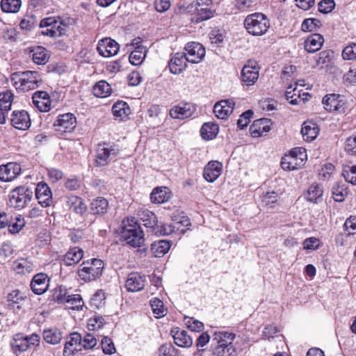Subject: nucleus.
<instances>
[{"label":"nucleus","instance_id":"obj_12","mask_svg":"<svg viewBox=\"0 0 356 356\" xmlns=\"http://www.w3.org/2000/svg\"><path fill=\"white\" fill-rule=\"evenodd\" d=\"M188 62L193 63H200L202 58L205 56V49L199 42H192L188 43L184 48Z\"/></svg>","mask_w":356,"mask_h":356},{"label":"nucleus","instance_id":"obj_56","mask_svg":"<svg viewBox=\"0 0 356 356\" xmlns=\"http://www.w3.org/2000/svg\"><path fill=\"white\" fill-rule=\"evenodd\" d=\"M24 225L25 221L24 218L21 216H16L14 220L9 223V232L12 234H17L22 230Z\"/></svg>","mask_w":356,"mask_h":356},{"label":"nucleus","instance_id":"obj_62","mask_svg":"<svg viewBox=\"0 0 356 356\" xmlns=\"http://www.w3.org/2000/svg\"><path fill=\"white\" fill-rule=\"evenodd\" d=\"M101 345L102 348V350L105 354L111 355L115 352V348L114 346L113 342L108 337H104L101 341Z\"/></svg>","mask_w":356,"mask_h":356},{"label":"nucleus","instance_id":"obj_58","mask_svg":"<svg viewBox=\"0 0 356 356\" xmlns=\"http://www.w3.org/2000/svg\"><path fill=\"white\" fill-rule=\"evenodd\" d=\"M213 353L218 356H234L235 348L232 344L227 345V346H216Z\"/></svg>","mask_w":356,"mask_h":356},{"label":"nucleus","instance_id":"obj_44","mask_svg":"<svg viewBox=\"0 0 356 356\" xmlns=\"http://www.w3.org/2000/svg\"><path fill=\"white\" fill-rule=\"evenodd\" d=\"M108 202L104 197H100L94 200L91 203V211L94 214L102 215L106 213Z\"/></svg>","mask_w":356,"mask_h":356},{"label":"nucleus","instance_id":"obj_50","mask_svg":"<svg viewBox=\"0 0 356 356\" xmlns=\"http://www.w3.org/2000/svg\"><path fill=\"white\" fill-rule=\"evenodd\" d=\"M65 303L72 309L79 310L83 306V301L79 294L68 295Z\"/></svg>","mask_w":356,"mask_h":356},{"label":"nucleus","instance_id":"obj_4","mask_svg":"<svg viewBox=\"0 0 356 356\" xmlns=\"http://www.w3.org/2000/svg\"><path fill=\"white\" fill-rule=\"evenodd\" d=\"M120 153L118 146L114 143L99 144L95 156V164L97 167L108 165L115 160Z\"/></svg>","mask_w":356,"mask_h":356},{"label":"nucleus","instance_id":"obj_27","mask_svg":"<svg viewBox=\"0 0 356 356\" xmlns=\"http://www.w3.org/2000/svg\"><path fill=\"white\" fill-rule=\"evenodd\" d=\"M48 286L49 280L47 275L44 273L35 275L31 282V289L37 295L44 293L47 290Z\"/></svg>","mask_w":356,"mask_h":356},{"label":"nucleus","instance_id":"obj_33","mask_svg":"<svg viewBox=\"0 0 356 356\" xmlns=\"http://www.w3.org/2000/svg\"><path fill=\"white\" fill-rule=\"evenodd\" d=\"M83 251L79 247L70 248L65 254L63 261L67 266H72L79 263L83 258Z\"/></svg>","mask_w":356,"mask_h":356},{"label":"nucleus","instance_id":"obj_55","mask_svg":"<svg viewBox=\"0 0 356 356\" xmlns=\"http://www.w3.org/2000/svg\"><path fill=\"white\" fill-rule=\"evenodd\" d=\"M105 293L102 290H98L91 298V307L99 309L105 303Z\"/></svg>","mask_w":356,"mask_h":356},{"label":"nucleus","instance_id":"obj_22","mask_svg":"<svg viewBox=\"0 0 356 356\" xmlns=\"http://www.w3.org/2000/svg\"><path fill=\"white\" fill-rule=\"evenodd\" d=\"M222 164L217 161H209L204 167L203 176L209 182H213L221 175Z\"/></svg>","mask_w":356,"mask_h":356},{"label":"nucleus","instance_id":"obj_2","mask_svg":"<svg viewBox=\"0 0 356 356\" xmlns=\"http://www.w3.org/2000/svg\"><path fill=\"white\" fill-rule=\"evenodd\" d=\"M122 236L126 242L133 247H140L144 242V234L140 225L132 218L123 222Z\"/></svg>","mask_w":356,"mask_h":356},{"label":"nucleus","instance_id":"obj_25","mask_svg":"<svg viewBox=\"0 0 356 356\" xmlns=\"http://www.w3.org/2000/svg\"><path fill=\"white\" fill-rule=\"evenodd\" d=\"M324 108L329 111H340L343 105V97L337 94L325 95L322 101Z\"/></svg>","mask_w":356,"mask_h":356},{"label":"nucleus","instance_id":"obj_45","mask_svg":"<svg viewBox=\"0 0 356 356\" xmlns=\"http://www.w3.org/2000/svg\"><path fill=\"white\" fill-rule=\"evenodd\" d=\"M201 136L205 140H211L218 133V126L212 122L204 123L201 128Z\"/></svg>","mask_w":356,"mask_h":356},{"label":"nucleus","instance_id":"obj_29","mask_svg":"<svg viewBox=\"0 0 356 356\" xmlns=\"http://www.w3.org/2000/svg\"><path fill=\"white\" fill-rule=\"evenodd\" d=\"M27 301L25 293L18 289L12 291L8 294L7 302L10 307L20 309Z\"/></svg>","mask_w":356,"mask_h":356},{"label":"nucleus","instance_id":"obj_42","mask_svg":"<svg viewBox=\"0 0 356 356\" xmlns=\"http://www.w3.org/2000/svg\"><path fill=\"white\" fill-rule=\"evenodd\" d=\"M188 219H184L181 221H175L170 224H163L161 225L159 232L161 235H169L175 232V230H179L181 225L188 226Z\"/></svg>","mask_w":356,"mask_h":356},{"label":"nucleus","instance_id":"obj_41","mask_svg":"<svg viewBox=\"0 0 356 356\" xmlns=\"http://www.w3.org/2000/svg\"><path fill=\"white\" fill-rule=\"evenodd\" d=\"M111 91L112 88L110 84L104 80L98 81L92 88L93 94L100 98L109 96Z\"/></svg>","mask_w":356,"mask_h":356},{"label":"nucleus","instance_id":"obj_51","mask_svg":"<svg viewBox=\"0 0 356 356\" xmlns=\"http://www.w3.org/2000/svg\"><path fill=\"white\" fill-rule=\"evenodd\" d=\"M150 305L156 318H161L165 315L163 303L160 299L155 298L151 300Z\"/></svg>","mask_w":356,"mask_h":356},{"label":"nucleus","instance_id":"obj_8","mask_svg":"<svg viewBox=\"0 0 356 356\" xmlns=\"http://www.w3.org/2000/svg\"><path fill=\"white\" fill-rule=\"evenodd\" d=\"M39 342L40 337L36 334H32L30 336L17 334L11 341V346L13 352L17 355L29 348L38 346Z\"/></svg>","mask_w":356,"mask_h":356},{"label":"nucleus","instance_id":"obj_38","mask_svg":"<svg viewBox=\"0 0 356 356\" xmlns=\"http://www.w3.org/2000/svg\"><path fill=\"white\" fill-rule=\"evenodd\" d=\"M43 338L48 343L58 344L63 338L62 332L56 327L47 329L43 331Z\"/></svg>","mask_w":356,"mask_h":356},{"label":"nucleus","instance_id":"obj_32","mask_svg":"<svg viewBox=\"0 0 356 356\" xmlns=\"http://www.w3.org/2000/svg\"><path fill=\"white\" fill-rule=\"evenodd\" d=\"M170 197L171 193L167 187L156 188L150 195L152 202L155 204L164 203L168 201Z\"/></svg>","mask_w":356,"mask_h":356},{"label":"nucleus","instance_id":"obj_14","mask_svg":"<svg viewBox=\"0 0 356 356\" xmlns=\"http://www.w3.org/2000/svg\"><path fill=\"white\" fill-rule=\"evenodd\" d=\"M35 197L42 207H50L53 203L52 193L49 186L43 181L39 182L35 188Z\"/></svg>","mask_w":356,"mask_h":356},{"label":"nucleus","instance_id":"obj_61","mask_svg":"<svg viewBox=\"0 0 356 356\" xmlns=\"http://www.w3.org/2000/svg\"><path fill=\"white\" fill-rule=\"evenodd\" d=\"M105 321L103 317L95 316L90 318L88 323V327L90 330H98L104 325Z\"/></svg>","mask_w":356,"mask_h":356},{"label":"nucleus","instance_id":"obj_34","mask_svg":"<svg viewBox=\"0 0 356 356\" xmlns=\"http://www.w3.org/2000/svg\"><path fill=\"white\" fill-rule=\"evenodd\" d=\"M67 205L73 211L82 215L87 209L86 204L83 200L78 196L71 195L67 197Z\"/></svg>","mask_w":356,"mask_h":356},{"label":"nucleus","instance_id":"obj_60","mask_svg":"<svg viewBox=\"0 0 356 356\" xmlns=\"http://www.w3.org/2000/svg\"><path fill=\"white\" fill-rule=\"evenodd\" d=\"M159 353V356H179L177 349L171 343L162 345Z\"/></svg>","mask_w":356,"mask_h":356},{"label":"nucleus","instance_id":"obj_5","mask_svg":"<svg viewBox=\"0 0 356 356\" xmlns=\"http://www.w3.org/2000/svg\"><path fill=\"white\" fill-rule=\"evenodd\" d=\"M306 159L307 153L305 149L296 147L288 155H285L282 158L281 166L285 170H294L304 165Z\"/></svg>","mask_w":356,"mask_h":356},{"label":"nucleus","instance_id":"obj_18","mask_svg":"<svg viewBox=\"0 0 356 356\" xmlns=\"http://www.w3.org/2000/svg\"><path fill=\"white\" fill-rule=\"evenodd\" d=\"M21 172V167L16 163H8L0 166V180L4 182L11 181Z\"/></svg>","mask_w":356,"mask_h":356},{"label":"nucleus","instance_id":"obj_48","mask_svg":"<svg viewBox=\"0 0 356 356\" xmlns=\"http://www.w3.org/2000/svg\"><path fill=\"white\" fill-rule=\"evenodd\" d=\"M22 6L21 0H1V7L3 12L8 13H17Z\"/></svg>","mask_w":356,"mask_h":356},{"label":"nucleus","instance_id":"obj_59","mask_svg":"<svg viewBox=\"0 0 356 356\" xmlns=\"http://www.w3.org/2000/svg\"><path fill=\"white\" fill-rule=\"evenodd\" d=\"M13 252L14 249L10 242L3 243L0 247V262H1V260H5L10 257Z\"/></svg>","mask_w":356,"mask_h":356},{"label":"nucleus","instance_id":"obj_47","mask_svg":"<svg viewBox=\"0 0 356 356\" xmlns=\"http://www.w3.org/2000/svg\"><path fill=\"white\" fill-rule=\"evenodd\" d=\"M147 50L145 47H137L130 54L129 60L133 65H139L146 56Z\"/></svg>","mask_w":356,"mask_h":356},{"label":"nucleus","instance_id":"obj_57","mask_svg":"<svg viewBox=\"0 0 356 356\" xmlns=\"http://www.w3.org/2000/svg\"><path fill=\"white\" fill-rule=\"evenodd\" d=\"M320 21L317 19L308 18L302 23L301 29L305 32L314 31L320 26Z\"/></svg>","mask_w":356,"mask_h":356},{"label":"nucleus","instance_id":"obj_43","mask_svg":"<svg viewBox=\"0 0 356 356\" xmlns=\"http://www.w3.org/2000/svg\"><path fill=\"white\" fill-rule=\"evenodd\" d=\"M323 193L322 186L318 184L314 183L308 188L306 199L311 202L316 203L318 200L321 199Z\"/></svg>","mask_w":356,"mask_h":356},{"label":"nucleus","instance_id":"obj_1","mask_svg":"<svg viewBox=\"0 0 356 356\" xmlns=\"http://www.w3.org/2000/svg\"><path fill=\"white\" fill-rule=\"evenodd\" d=\"M244 27L248 33L254 36L264 35L270 27L267 17L261 13L248 15L244 20Z\"/></svg>","mask_w":356,"mask_h":356},{"label":"nucleus","instance_id":"obj_49","mask_svg":"<svg viewBox=\"0 0 356 356\" xmlns=\"http://www.w3.org/2000/svg\"><path fill=\"white\" fill-rule=\"evenodd\" d=\"M279 194L275 191L266 192L261 197V204L263 207L272 208L277 202Z\"/></svg>","mask_w":356,"mask_h":356},{"label":"nucleus","instance_id":"obj_31","mask_svg":"<svg viewBox=\"0 0 356 356\" xmlns=\"http://www.w3.org/2000/svg\"><path fill=\"white\" fill-rule=\"evenodd\" d=\"M319 133V129L316 124L312 122H305L302 124L301 134L305 140L311 142L314 140Z\"/></svg>","mask_w":356,"mask_h":356},{"label":"nucleus","instance_id":"obj_23","mask_svg":"<svg viewBox=\"0 0 356 356\" xmlns=\"http://www.w3.org/2000/svg\"><path fill=\"white\" fill-rule=\"evenodd\" d=\"M33 105L41 112H47L51 108L49 95L45 91H37L32 96Z\"/></svg>","mask_w":356,"mask_h":356},{"label":"nucleus","instance_id":"obj_28","mask_svg":"<svg viewBox=\"0 0 356 356\" xmlns=\"http://www.w3.org/2000/svg\"><path fill=\"white\" fill-rule=\"evenodd\" d=\"M187 61L184 53H176L169 62L170 71L174 74H180L186 69Z\"/></svg>","mask_w":356,"mask_h":356},{"label":"nucleus","instance_id":"obj_9","mask_svg":"<svg viewBox=\"0 0 356 356\" xmlns=\"http://www.w3.org/2000/svg\"><path fill=\"white\" fill-rule=\"evenodd\" d=\"M300 81H296L294 86L290 85L286 88L285 92L286 99L292 105L305 104L306 101H308L309 97H311L308 92L301 93L302 90L298 88V86H303V84L300 83Z\"/></svg>","mask_w":356,"mask_h":356},{"label":"nucleus","instance_id":"obj_19","mask_svg":"<svg viewBox=\"0 0 356 356\" xmlns=\"http://www.w3.org/2000/svg\"><path fill=\"white\" fill-rule=\"evenodd\" d=\"M145 285V277L140 273L134 272L128 275L125 287L131 292H138L143 290Z\"/></svg>","mask_w":356,"mask_h":356},{"label":"nucleus","instance_id":"obj_36","mask_svg":"<svg viewBox=\"0 0 356 356\" xmlns=\"http://www.w3.org/2000/svg\"><path fill=\"white\" fill-rule=\"evenodd\" d=\"M32 60L37 65L46 64L49 58L48 51L43 47L38 46L34 47L32 51Z\"/></svg>","mask_w":356,"mask_h":356},{"label":"nucleus","instance_id":"obj_11","mask_svg":"<svg viewBox=\"0 0 356 356\" xmlns=\"http://www.w3.org/2000/svg\"><path fill=\"white\" fill-rule=\"evenodd\" d=\"M212 0H196L197 15L191 19L195 23L207 20L213 16Z\"/></svg>","mask_w":356,"mask_h":356},{"label":"nucleus","instance_id":"obj_30","mask_svg":"<svg viewBox=\"0 0 356 356\" xmlns=\"http://www.w3.org/2000/svg\"><path fill=\"white\" fill-rule=\"evenodd\" d=\"M324 42L323 37L318 33L309 35L304 43L305 49L308 53H314L318 51Z\"/></svg>","mask_w":356,"mask_h":356},{"label":"nucleus","instance_id":"obj_15","mask_svg":"<svg viewBox=\"0 0 356 356\" xmlns=\"http://www.w3.org/2000/svg\"><path fill=\"white\" fill-rule=\"evenodd\" d=\"M97 49L101 56L111 57L118 54L120 47L115 40L106 38L98 42Z\"/></svg>","mask_w":356,"mask_h":356},{"label":"nucleus","instance_id":"obj_17","mask_svg":"<svg viewBox=\"0 0 356 356\" xmlns=\"http://www.w3.org/2000/svg\"><path fill=\"white\" fill-rule=\"evenodd\" d=\"M272 122L267 118H261L254 120L250 127V135L254 138H259L266 135L270 130Z\"/></svg>","mask_w":356,"mask_h":356},{"label":"nucleus","instance_id":"obj_52","mask_svg":"<svg viewBox=\"0 0 356 356\" xmlns=\"http://www.w3.org/2000/svg\"><path fill=\"white\" fill-rule=\"evenodd\" d=\"M13 94L10 90L0 93V108L5 111H9L11 108Z\"/></svg>","mask_w":356,"mask_h":356},{"label":"nucleus","instance_id":"obj_46","mask_svg":"<svg viewBox=\"0 0 356 356\" xmlns=\"http://www.w3.org/2000/svg\"><path fill=\"white\" fill-rule=\"evenodd\" d=\"M332 197L336 202H343L348 195V191L343 183H336L332 187Z\"/></svg>","mask_w":356,"mask_h":356},{"label":"nucleus","instance_id":"obj_64","mask_svg":"<svg viewBox=\"0 0 356 356\" xmlns=\"http://www.w3.org/2000/svg\"><path fill=\"white\" fill-rule=\"evenodd\" d=\"M345 150L351 154H356V136H350L346 139Z\"/></svg>","mask_w":356,"mask_h":356},{"label":"nucleus","instance_id":"obj_35","mask_svg":"<svg viewBox=\"0 0 356 356\" xmlns=\"http://www.w3.org/2000/svg\"><path fill=\"white\" fill-rule=\"evenodd\" d=\"M171 243L166 240H159L151 245V251L156 257H161L165 254L170 250Z\"/></svg>","mask_w":356,"mask_h":356},{"label":"nucleus","instance_id":"obj_63","mask_svg":"<svg viewBox=\"0 0 356 356\" xmlns=\"http://www.w3.org/2000/svg\"><path fill=\"white\" fill-rule=\"evenodd\" d=\"M342 56L346 60L356 59V43L346 46L343 50Z\"/></svg>","mask_w":356,"mask_h":356},{"label":"nucleus","instance_id":"obj_37","mask_svg":"<svg viewBox=\"0 0 356 356\" xmlns=\"http://www.w3.org/2000/svg\"><path fill=\"white\" fill-rule=\"evenodd\" d=\"M235 338V334L227 331L215 332L213 334V341H216V346H223L232 344Z\"/></svg>","mask_w":356,"mask_h":356},{"label":"nucleus","instance_id":"obj_3","mask_svg":"<svg viewBox=\"0 0 356 356\" xmlns=\"http://www.w3.org/2000/svg\"><path fill=\"white\" fill-rule=\"evenodd\" d=\"M104 262L99 259L84 261L78 270L79 278L84 282H90L99 277L103 272Z\"/></svg>","mask_w":356,"mask_h":356},{"label":"nucleus","instance_id":"obj_10","mask_svg":"<svg viewBox=\"0 0 356 356\" xmlns=\"http://www.w3.org/2000/svg\"><path fill=\"white\" fill-rule=\"evenodd\" d=\"M259 67L254 60H249L241 70V81L247 86L253 85L259 78Z\"/></svg>","mask_w":356,"mask_h":356},{"label":"nucleus","instance_id":"obj_53","mask_svg":"<svg viewBox=\"0 0 356 356\" xmlns=\"http://www.w3.org/2000/svg\"><path fill=\"white\" fill-rule=\"evenodd\" d=\"M67 289L61 286L55 288L52 293V300L58 303H65L67 299Z\"/></svg>","mask_w":356,"mask_h":356},{"label":"nucleus","instance_id":"obj_39","mask_svg":"<svg viewBox=\"0 0 356 356\" xmlns=\"http://www.w3.org/2000/svg\"><path fill=\"white\" fill-rule=\"evenodd\" d=\"M13 270L19 274L30 273L33 270V264L26 259H19L13 264Z\"/></svg>","mask_w":356,"mask_h":356},{"label":"nucleus","instance_id":"obj_24","mask_svg":"<svg viewBox=\"0 0 356 356\" xmlns=\"http://www.w3.org/2000/svg\"><path fill=\"white\" fill-rule=\"evenodd\" d=\"M234 102L232 99L221 100L213 106V112L219 119H226L234 109Z\"/></svg>","mask_w":356,"mask_h":356},{"label":"nucleus","instance_id":"obj_40","mask_svg":"<svg viewBox=\"0 0 356 356\" xmlns=\"http://www.w3.org/2000/svg\"><path fill=\"white\" fill-rule=\"evenodd\" d=\"M112 112L116 119L122 120L130 114L129 105L124 102H118L112 107Z\"/></svg>","mask_w":356,"mask_h":356},{"label":"nucleus","instance_id":"obj_26","mask_svg":"<svg viewBox=\"0 0 356 356\" xmlns=\"http://www.w3.org/2000/svg\"><path fill=\"white\" fill-rule=\"evenodd\" d=\"M175 343L182 348H190L193 345V339L188 335V332L179 330L178 327L171 330Z\"/></svg>","mask_w":356,"mask_h":356},{"label":"nucleus","instance_id":"obj_54","mask_svg":"<svg viewBox=\"0 0 356 356\" xmlns=\"http://www.w3.org/2000/svg\"><path fill=\"white\" fill-rule=\"evenodd\" d=\"M342 175L346 181L356 185V165L344 167Z\"/></svg>","mask_w":356,"mask_h":356},{"label":"nucleus","instance_id":"obj_21","mask_svg":"<svg viewBox=\"0 0 356 356\" xmlns=\"http://www.w3.org/2000/svg\"><path fill=\"white\" fill-rule=\"evenodd\" d=\"M82 337L77 332L72 333L65 342L63 355L72 356L76 352L81 350Z\"/></svg>","mask_w":356,"mask_h":356},{"label":"nucleus","instance_id":"obj_16","mask_svg":"<svg viewBox=\"0 0 356 356\" xmlns=\"http://www.w3.org/2000/svg\"><path fill=\"white\" fill-rule=\"evenodd\" d=\"M10 121L12 125L19 130H26L31 124L30 116L24 110L14 111L12 113Z\"/></svg>","mask_w":356,"mask_h":356},{"label":"nucleus","instance_id":"obj_6","mask_svg":"<svg viewBox=\"0 0 356 356\" xmlns=\"http://www.w3.org/2000/svg\"><path fill=\"white\" fill-rule=\"evenodd\" d=\"M33 197V191L26 186H18L12 190L8 195V204L15 209H23Z\"/></svg>","mask_w":356,"mask_h":356},{"label":"nucleus","instance_id":"obj_7","mask_svg":"<svg viewBox=\"0 0 356 356\" xmlns=\"http://www.w3.org/2000/svg\"><path fill=\"white\" fill-rule=\"evenodd\" d=\"M40 74L36 71H25L21 73L19 79L15 81L17 90L29 91L39 86L42 82Z\"/></svg>","mask_w":356,"mask_h":356},{"label":"nucleus","instance_id":"obj_20","mask_svg":"<svg viewBox=\"0 0 356 356\" xmlns=\"http://www.w3.org/2000/svg\"><path fill=\"white\" fill-rule=\"evenodd\" d=\"M195 108L190 103H180L170 110V115L174 119L184 120L191 117Z\"/></svg>","mask_w":356,"mask_h":356},{"label":"nucleus","instance_id":"obj_13","mask_svg":"<svg viewBox=\"0 0 356 356\" xmlns=\"http://www.w3.org/2000/svg\"><path fill=\"white\" fill-rule=\"evenodd\" d=\"M76 120L75 116L70 113L60 115L55 121L54 125L57 131L71 132L76 127Z\"/></svg>","mask_w":356,"mask_h":356}]
</instances>
